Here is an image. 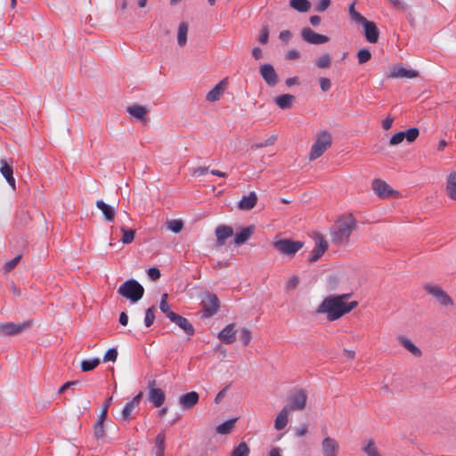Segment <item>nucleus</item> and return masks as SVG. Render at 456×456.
Returning a JSON list of instances; mask_svg holds the SVG:
<instances>
[{
    "label": "nucleus",
    "instance_id": "obj_1",
    "mask_svg": "<svg viewBox=\"0 0 456 456\" xmlns=\"http://www.w3.org/2000/svg\"><path fill=\"white\" fill-rule=\"evenodd\" d=\"M349 297L350 294L327 297L318 306L316 313L326 314L330 322L338 320L358 305L357 301L347 302Z\"/></svg>",
    "mask_w": 456,
    "mask_h": 456
},
{
    "label": "nucleus",
    "instance_id": "obj_2",
    "mask_svg": "<svg viewBox=\"0 0 456 456\" xmlns=\"http://www.w3.org/2000/svg\"><path fill=\"white\" fill-rule=\"evenodd\" d=\"M357 221L352 215L340 216L330 230L331 242L342 246L349 242L352 232L356 229Z\"/></svg>",
    "mask_w": 456,
    "mask_h": 456
},
{
    "label": "nucleus",
    "instance_id": "obj_3",
    "mask_svg": "<svg viewBox=\"0 0 456 456\" xmlns=\"http://www.w3.org/2000/svg\"><path fill=\"white\" fill-rule=\"evenodd\" d=\"M349 15L353 21L361 24L364 28V35L366 40L371 44H375L379 40V31L373 21L368 20L361 13L354 9V4H351L349 8Z\"/></svg>",
    "mask_w": 456,
    "mask_h": 456
},
{
    "label": "nucleus",
    "instance_id": "obj_4",
    "mask_svg": "<svg viewBox=\"0 0 456 456\" xmlns=\"http://www.w3.org/2000/svg\"><path fill=\"white\" fill-rule=\"evenodd\" d=\"M308 392L303 387L291 389L287 395V412L289 411H303L306 406Z\"/></svg>",
    "mask_w": 456,
    "mask_h": 456
},
{
    "label": "nucleus",
    "instance_id": "obj_5",
    "mask_svg": "<svg viewBox=\"0 0 456 456\" xmlns=\"http://www.w3.org/2000/svg\"><path fill=\"white\" fill-rule=\"evenodd\" d=\"M118 292L131 302L136 303L143 297L144 289L137 281L131 279L120 285Z\"/></svg>",
    "mask_w": 456,
    "mask_h": 456
},
{
    "label": "nucleus",
    "instance_id": "obj_6",
    "mask_svg": "<svg viewBox=\"0 0 456 456\" xmlns=\"http://www.w3.org/2000/svg\"><path fill=\"white\" fill-rule=\"evenodd\" d=\"M331 145V135L326 131H322L317 134L316 140L314 142L310 153L309 159L314 160L320 158L328 148Z\"/></svg>",
    "mask_w": 456,
    "mask_h": 456
},
{
    "label": "nucleus",
    "instance_id": "obj_7",
    "mask_svg": "<svg viewBox=\"0 0 456 456\" xmlns=\"http://www.w3.org/2000/svg\"><path fill=\"white\" fill-rule=\"evenodd\" d=\"M201 305L203 308V316L211 317L216 314L219 309V299L215 294L207 292L202 297Z\"/></svg>",
    "mask_w": 456,
    "mask_h": 456
},
{
    "label": "nucleus",
    "instance_id": "obj_8",
    "mask_svg": "<svg viewBox=\"0 0 456 456\" xmlns=\"http://www.w3.org/2000/svg\"><path fill=\"white\" fill-rule=\"evenodd\" d=\"M424 289L434 297L440 305L444 306L452 305V299L440 286L428 284L424 287Z\"/></svg>",
    "mask_w": 456,
    "mask_h": 456
},
{
    "label": "nucleus",
    "instance_id": "obj_9",
    "mask_svg": "<svg viewBox=\"0 0 456 456\" xmlns=\"http://www.w3.org/2000/svg\"><path fill=\"white\" fill-rule=\"evenodd\" d=\"M419 134V131L416 127L410 128L405 132H398L390 138L389 144L391 146L398 145L404 139H406L408 142H412L418 138Z\"/></svg>",
    "mask_w": 456,
    "mask_h": 456
},
{
    "label": "nucleus",
    "instance_id": "obj_10",
    "mask_svg": "<svg viewBox=\"0 0 456 456\" xmlns=\"http://www.w3.org/2000/svg\"><path fill=\"white\" fill-rule=\"evenodd\" d=\"M339 449V443L335 438L326 436L322 440L321 451L322 456H338Z\"/></svg>",
    "mask_w": 456,
    "mask_h": 456
},
{
    "label": "nucleus",
    "instance_id": "obj_11",
    "mask_svg": "<svg viewBox=\"0 0 456 456\" xmlns=\"http://www.w3.org/2000/svg\"><path fill=\"white\" fill-rule=\"evenodd\" d=\"M31 323L25 322L23 323L4 322L0 324V334L3 336L17 335L29 327Z\"/></svg>",
    "mask_w": 456,
    "mask_h": 456
},
{
    "label": "nucleus",
    "instance_id": "obj_12",
    "mask_svg": "<svg viewBox=\"0 0 456 456\" xmlns=\"http://www.w3.org/2000/svg\"><path fill=\"white\" fill-rule=\"evenodd\" d=\"M314 240L315 246L311 251V256L308 259L310 263L316 262L328 249V241L322 235H316Z\"/></svg>",
    "mask_w": 456,
    "mask_h": 456
},
{
    "label": "nucleus",
    "instance_id": "obj_13",
    "mask_svg": "<svg viewBox=\"0 0 456 456\" xmlns=\"http://www.w3.org/2000/svg\"><path fill=\"white\" fill-rule=\"evenodd\" d=\"M155 386H156L155 380H151L149 382L148 397H149V400L154 404L155 407H160L165 402L166 395L162 389L158 388Z\"/></svg>",
    "mask_w": 456,
    "mask_h": 456
},
{
    "label": "nucleus",
    "instance_id": "obj_14",
    "mask_svg": "<svg viewBox=\"0 0 456 456\" xmlns=\"http://www.w3.org/2000/svg\"><path fill=\"white\" fill-rule=\"evenodd\" d=\"M301 34L305 42L313 45H322L330 40L327 36L318 34L309 28H303Z\"/></svg>",
    "mask_w": 456,
    "mask_h": 456
},
{
    "label": "nucleus",
    "instance_id": "obj_15",
    "mask_svg": "<svg viewBox=\"0 0 456 456\" xmlns=\"http://www.w3.org/2000/svg\"><path fill=\"white\" fill-rule=\"evenodd\" d=\"M259 72L269 86H275L279 81L278 75L271 64H264L260 67Z\"/></svg>",
    "mask_w": 456,
    "mask_h": 456
},
{
    "label": "nucleus",
    "instance_id": "obj_16",
    "mask_svg": "<svg viewBox=\"0 0 456 456\" xmlns=\"http://www.w3.org/2000/svg\"><path fill=\"white\" fill-rule=\"evenodd\" d=\"M418 76L417 71L406 69L403 66H393L390 69L389 77L393 78H414Z\"/></svg>",
    "mask_w": 456,
    "mask_h": 456
},
{
    "label": "nucleus",
    "instance_id": "obj_17",
    "mask_svg": "<svg viewBox=\"0 0 456 456\" xmlns=\"http://www.w3.org/2000/svg\"><path fill=\"white\" fill-rule=\"evenodd\" d=\"M372 189L377 195L382 198H388L395 192L388 183L379 179L373 181Z\"/></svg>",
    "mask_w": 456,
    "mask_h": 456
},
{
    "label": "nucleus",
    "instance_id": "obj_18",
    "mask_svg": "<svg viewBox=\"0 0 456 456\" xmlns=\"http://www.w3.org/2000/svg\"><path fill=\"white\" fill-rule=\"evenodd\" d=\"M219 340L226 345L232 344L236 339L235 325L233 323L225 326L218 334Z\"/></svg>",
    "mask_w": 456,
    "mask_h": 456
},
{
    "label": "nucleus",
    "instance_id": "obj_19",
    "mask_svg": "<svg viewBox=\"0 0 456 456\" xmlns=\"http://www.w3.org/2000/svg\"><path fill=\"white\" fill-rule=\"evenodd\" d=\"M169 320L180 327L187 335L191 336L194 334L195 330L192 324L186 318L175 314H171V318Z\"/></svg>",
    "mask_w": 456,
    "mask_h": 456
},
{
    "label": "nucleus",
    "instance_id": "obj_20",
    "mask_svg": "<svg viewBox=\"0 0 456 456\" xmlns=\"http://www.w3.org/2000/svg\"><path fill=\"white\" fill-rule=\"evenodd\" d=\"M199 398V394L195 391H191L181 395L179 403L183 410H189L198 403Z\"/></svg>",
    "mask_w": 456,
    "mask_h": 456
},
{
    "label": "nucleus",
    "instance_id": "obj_21",
    "mask_svg": "<svg viewBox=\"0 0 456 456\" xmlns=\"http://www.w3.org/2000/svg\"><path fill=\"white\" fill-rule=\"evenodd\" d=\"M257 202V195L255 191H251L248 195H244L238 203L240 210H250Z\"/></svg>",
    "mask_w": 456,
    "mask_h": 456
},
{
    "label": "nucleus",
    "instance_id": "obj_22",
    "mask_svg": "<svg viewBox=\"0 0 456 456\" xmlns=\"http://www.w3.org/2000/svg\"><path fill=\"white\" fill-rule=\"evenodd\" d=\"M1 167L0 172L2 175L5 178L8 184L12 188L15 189V179L13 177V169L12 165L8 164L5 160L2 159L0 161Z\"/></svg>",
    "mask_w": 456,
    "mask_h": 456
},
{
    "label": "nucleus",
    "instance_id": "obj_23",
    "mask_svg": "<svg viewBox=\"0 0 456 456\" xmlns=\"http://www.w3.org/2000/svg\"><path fill=\"white\" fill-rule=\"evenodd\" d=\"M95 205L102 211L105 221L112 222L114 220L116 215L115 208L106 204L102 200H98Z\"/></svg>",
    "mask_w": 456,
    "mask_h": 456
},
{
    "label": "nucleus",
    "instance_id": "obj_24",
    "mask_svg": "<svg viewBox=\"0 0 456 456\" xmlns=\"http://www.w3.org/2000/svg\"><path fill=\"white\" fill-rule=\"evenodd\" d=\"M233 235V230L231 226L220 225L216 229L217 244L223 246L225 240Z\"/></svg>",
    "mask_w": 456,
    "mask_h": 456
},
{
    "label": "nucleus",
    "instance_id": "obj_25",
    "mask_svg": "<svg viewBox=\"0 0 456 456\" xmlns=\"http://www.w3.org/2000/svg\"><path fill=\"white\" fill-rule=\"evenodd\" d=\"M126 111L136 119L146 121L147 109L145 107L134 104L128 106Z\"/></svg>",
    "mask_w": 456,
    "mask_h": 456
},
{
    "label": "nucleus",
    "instance_id": "obj_26",
    "mask_svg": "<svg viewBox=\"0 0 456 456\" xmlns=\"http://www.w3.org/2000/svg\"><path fill=\"white\" fill-rule=\"evenodd\" d=\"M446 192L452 200H456V172H452L447 177Z\"/></svg>",
    "mask_w": 456,
    "mask_h": 456
},
{
    "label": "nucleus",
    "instance_id": "obj_27",
    "mask_svg": "<svg viewBox=\"0 0 456 456\" xmlns=\"http://www.w3.org/2000/svg\"><path fill=\"white\" fill-rule=\"evenodd\" d=\"M254 228L252 226L243 228L240 232L236 233L234 237L235 245H241L245 243L253 234Z\"/></svg>",
    "mask_w": 456,
    "mask_h": 456
},
{
    "label": "nucleus",
    "instance_id": "obj_28",
    "mask_svg": "<svg viewBox=\"0 0 456 456\" xmlns=\"http://www.w3.org/2000/svg\"><path fill=\"white\" fill-rule=\"evenodd\" d=\"M398 341L400 344L407 349L411 354L414 356L419 357L421 355V351L419 347H417L409 338L406 337H399Z\"/></svg>",
    "mask_w": 456,
    "mask_h": 456
},
{
    "label": "nucleus",
    "instance_id": "obj_29",
    "mask_svg": "<svg viewBox=\"0 0 456 456\" xmlns=\"http://www.w3.org/2000/svg\"><path fill=\"white\" fill-rule=\"evenodd\" d=\"M225 82L223 80L218 83L206 96L208 102H216L219 100L222 92L224 90Z\"/></svg>",
    "mask_w": 456,
    "mask_h": 456
},
{
    "label": "nucleus",
    "instance_id": "obj_30",
    "mask_svg": "<svg viewBox=\"0 0 456 456\" xmlns=\"http://www.w3.org/2000/svg\"><path fill=\"white\" fill-rule=\"evenodd\" d=\"M305 243L301 240H293L287 239V257L293 256L297 251H299Z\"/></svg>",
    "mask_w": 456,
    "mask_h": 456
},
{
    "label": "nucleus",
    "instance_id": "obj_31",
    "mask_svg": "<svg viewBox=\"0 0 456 456\" xmlns=\"http://www.w3.org/2000/svg\"><path fill=\"white\" fill-rule=\"evenodd\" d=\"M289 5L299 12H306L311 9V3L308 0H289Z\"/></svg>",
    "mask_w": 456,
    "mask_h": 456
},
{
    "label": "nucleus",
    "instance_id": "obj_32",
    "mask_svg": "<svg viewBox=\"0 0 456 456\" xmlns=\"http://www.w3.org/2000/svg\"><path fill=\"white\" fill-rule=\"evenodd\" d=\"M189 27L186 22L180 23L177 31V43L180 46H183L187 43Z\"/></svg>",
    "mask_w": 456,
    "mask_h": 456
},
{
    "label": "nucleus",
    "instance_id": "obj_33",
    "mask_svg": "<svg viewBox=\"0 0 456 456\" xmlns=\"http://www.w3.org/2000/svg\"><path fill=\"white\" fill-rule=\"evenodd\" d=\"M165 441L166 436L164 432L157 435L155 439L156 454L158 456H165Z\"/></svg>",
    "mask_w": 456,
    "mask_h": 456
},
{
    "label": "nucleus",
    "instance_id": "obj_34",
    "mask_svg": "<svg viewBox=\"0 0 456 456\" xmlns=\"http://www.w3.org/2000/svg\"><path fill=\"white\" fill-rule=\"evenodd\" d=\"M236 419H231L216 427V432L220 435H227L232 432L235 426Z\"/></svg>",
    "mask_w": 456,
    "mask_h": 456
},
{
    "label": "nucleus",
    "instance_id": "obj_35",
    "mask_svg": "<svg viewBox=\"0 0 456 456\" xmlns=\"http://www.w3.org/2000/svg\"><path fill=\"white\" fill-rule=\"evenodd\" d=\"M249 447L245 442L240 443L231 452V456H248Z\"/></svg>",
    "mask_w": 456,
    "mask_h": 456
},
{
    "label": "nucleus",
    "instance_id": "obj_36",
    "mask_svg": "<svg viewBox=\"0 0 456 456\" xmlns=\"http://www.w3.org/2000/svg\"><path fill=\"white\" fill-rule=\"evenodd\" d=\"M100 364L99 358H94L90 360H84L81 362V370L84 372L90 371L95 369Z\"/></svg>",
    "mask_w": 456,
    "mask_h": 456
},
{
    "label": "nucleus",
    "instance_id": "obj_37",
    "mask_svg": "<svg viewBox=\"0 0 456 456\" xmlns=\"http://www.w3.org/2000/svg\"><path fill=\"white\" fill-rule=\"evenodd\" d=\"M104 419H98L94 426V436L96 439H102L104 437Z\"/></svg>",
    "mask_w": 456,
    "mask_h": 456
},
{
    "label": "nucleus",
    "instance_id": "obj_38",
    "mask_svg": "<svg viewBox=\"0 0 456 456\" xmlns=\"http://www.w3.org/2000/svg\"><path fill=\"white\" fill-rule=\"evenodd\" d=\"M167 294L165 293L161 297L159 308H160L161 312L164 313L168 319H170L171 314H175V313H174L173 311L170 310V307L167 304Z\"/></svg>",
    "mask_w": 456,
    "mask_h": 456
},
{
    "label": "nucleus",
    "instance_id": "obj_39",
    "mask_svg": "<svg viewBox=\"0 0 456 456\" xmlns=\"http://www.w3.org/2000/svg\"><path fill=\"white\" fill-rule=\"evenodd\" d=\"M167 227L173 232L178 233L182 231L183 227V222L180 219H173L167 223Z\"/></svg>",
    "mask_w": 456,
    "mask_h": 456
},
{
    "label": "nucleus",
    "instance_id": "obj_40",
    "mask_svg": "<svg viewBox=\"0 0 456 456\" xmlns=\"http://www.w3.org/2000/svg\"><path fill=\"white\" fill-rule=\"evenodd\" d=\"M121 232L123 233L121 241L124 244L131 243L134 239L135 231L133 229H126L125 227H121Z\"/></svg>",
    "mask_w": 456,
    "mask_h": 456
},
{
    "label": "nucleus",
    "instance_id": "obj_41",
    "mask_svg": "<svg viewBox=\"0 0 456 456\" xmlns=\"http://www.w3.org/2000/svg\"><path fill=\"white\" fill-rule=\"evenodd\" d=\"M371 59V53L366 49H360L357 53V60L359 64H363Z\"/></svg>",
    "mask_w": 456,
    "mask_h": 456
},
{
    "label": "nucleus",
    "instance_id": "obj_42",
    "mask_svg": "<svg viewBox=\"0 0 456 456\" xmlns=\"http://www.w3.org/2000/svg\"><path fill=\"white\" fill-rule=\"evenodd\" d=\"M331 64V58L330 54L325 53L319 57L316 61V65L321 69L329 68Z\"/></svg>",
    "mask_w": 456,
    "mask_h": 456
},
{
    "label": "nucleus",
    "instance_id": "obj_43",
    "mask_svg": "<svg viewBox=\"0 0 456 456\" xmlns=\"http://www.w3.org/2000/svg\"><path fill=\"white\" fill-rule=\"evenodd\" d=\"M308 432V426L306 424H302L299 427H297L292 429V436L293 437H302L305 436Z\"/></svg>",
    "mask_w": 456,
    "mask_h": 456
},
{
    "label": "nucleus",
    "instance_id": "obj_44",
    "mask_svg": "<svg viewBox=\"0 0 456 456\" xmlns=\"http://www.w3.org/2000/svg\"><path fill=\"white\" fill-rule=\"evenodd\" d=\"M363 451L368 456H380L372 440L369 441Z\"/></svg>",
    "mask_w": 456,
    "mask_h": 456
},
{
    "label": "nucleus",
    "instance_id": "obj_45",
    "mask_svg": "<svg viewBox=\"0 0 456 456\" xmlns=\"http://www.w3.org/2000/svg\"><path fill=\"white\" fill-rule=\"evenodd\" d=\"M274 427L276 429L281 430L285 428V408L282 409L278 414Z\"/></svg>",
    "mask_w": 456,
    "mask_h": 456
},
{
    "label": "nucleus",
    "instance_id": "obj_46",
    "mask_svg": "<svg viewBox=\"0 0 456 456\" xmlns=\"http://www.w3.org/2000/svg\"><path fill=\"white\" fill-rule=\"evenodd\" d=\"M155 320L154 315V307H150L146 310L145 313V318H144V324L146 327H150L153 324Z\"/></svg>",
    "mask_w": 456,
    "mask_h": 456
},
{
    "label": "nucleus",
    "instance_id": "obj_47",
    "mask_svg": "<svg viewBox=\"0 0 456 456\" xmlns=\"http://www.w3.org/2000/svg\"><path fill=\"white\" fill-rule=\"evenodd\" d=\"M20 258H21V256L18 255L13 259L6 262L4 266L5 273H10L12 270H13L19 264Z\"/></svg>",
    "mask_w": 456,
    "mask_h": 456
},
{
    "label": "nucleus",
    "instance_id": "obj_48",
    "mask_svg": "<svg viewBox=\"0 0 456 456\" xmlns=\"http://www.w3.org/2000/svg\"><path fill=\"white\" fill-rule=\"evenodd\" d=\"M276 140H277V135L276 134H272L266 140L262 141V142H260L258 143H256L252 147H256V148L267 147V146H270V145L273 144L276 142Z\"/></svg>",
    "mask_w": 456,
    "mask_h": 456
},
{
    "label": "nucleus",
    "instance_id": "obj_49",
    "mask_svg": "<svg viewBox=\"0 0 456 456\" xmlns=\"http://www.w3.org/2000/svg\"><path fill=\"white\" fill-rule=\"evenodd\" d=\"M118 357V351L115 348H110L103 356V362H115Z\"/></svg>",
    "mask_w": 456,
    "mask_h": 456
},
{
    "label": "nucleus",
    "instance_id": "obj_50",
    "mask_svg": "<svg viewBox=\"0 0 456 456\" xmlns=\"http://www.w3.org/2000/svg\"><path fill=\"white\" fill-rule=\"evenodd\" d=\"M240 338L245 346L248 345L251 340V331L248 328H243L240 330Z\"/></svg>",
    "mask_w": 456,
    "mask_h": 456
},
{
    "label": "nucleus",
    "instance_id": "obj_51",
    "mask_svg": "<svg viewBox=\"0 0 456 456\" xmlns=\"http://www.w3.org/2000/svg\"><path fill=\"white\" fill-rule=\"evenodd\" d=\"M134 408L135 407L132 403H127L125 405V407H124V409L122 411V413H121L122 419L124 420H128L130 419L131 413H132V411H134Z\"/></svg>",
    "mask_w": 456,
    "mask_h": 456
},
{
    "label": "nucleus",
    "instance_id": "obj_52",
    "mask_svg": "<svg viewBox=\"0 0 456 456\" xmlns=\"http://www.w3.org/2000/svg\"><path fill=\"white\" fill-rule=\"evenodd\" d=\"M111 402H112V397H110L107 399L105 404L103 405L101 412L98 415V419H104V420L106 419L108 409H109Z\"/></svg>",
    "mask_w": 456,
    "mask_h": 456
},
{
    "label": "nucleus",
    "instance_id": "obj_53",
    "mask_svg": "<svg viewBox=\"0 0 456 456\" xmlns=\"http://www.w3.org/2000/svg\"><path fill=\"white\" fill-rule=\"evenodd\" d=\"M300 282L299 277L294 275L287 281V289H295Z\"/></svg>",
    "mask_w": 456,
    "mask_h": 456
},
{
    "label": "nucleus",
    "instance_id": "obj_54",
    "mask_svg": "<svg viewBox=\"0 0 456 456\" xmlns=\"http://www.w3.org/2000/svg\"><path fill=\"white\" fill-rule=\"evenodd\" d=\"M319 82H320V87L322 89V92H327L330 89L331 87V82L329 78L327 77H321L319 79Z\"/></svg>",
    "mask_w": 456,
    "mask_h": 456
},
{
    "label": "nucleus",
    "instance_id": "obj_55",
    "mask_svg": "<svg viewBox=\"0 0 456 456\" xmlns=\"http://www.w3.org/2000/svg\"><path fill=\"white\" fill-rule=\"evenodd\" d=\"M273 246L281 253H285V240H282L277 236L273 242Z\"/></svg>",
    "mask_w": 456,
    "mask_h": 456
},
{
    "label": "nucleus",
    "instance_id": "obj_56",
    "mask_svg": "<svg viewBox=\"0 0 456 456\" xmlns=\"http://www.w3.org/2000/svg\"><path fill=\"white\" fill-rule=\"evenodd\" d=\"M330 5V0H320V2L315 6V10L317 12H324L326 11Z\"/></svg>",
    "mask_w": 456,
    "mask_h": 456
},
{
    "label": "nucleus",
    "instance_id": "obj_57",
    "mask_svg": "<svg viewBox=\"0 0 456 456\" xmlns=\"http://www.w3.org/2000/svg\"><path fill=\"white\" fill-rule=\"evenodd\" d=\"M269 38V30L266 27H264L258 37V41L261 44H266Z\"/></svg>",
    "mask_w": 456,
    "mask_h": 456
},
{
    "label": "nucleus",
    "instance_id": "obj_58",
    "mask_svg": "<svg viewBox=\"0 0 456 456\" xmlns=\"http://www.w3.org/2000/svg\"><path fill=\"white\" fill-rule=\"evenodd\" d=\"M148 275L152 281H157L160 277V271L156 267L148 270Z\"/></svg>",
    "mask_w": 456,
    "mask_h": 456
},
{
    "label": "nucleus",
    "instance_id": "obj_59",
    "mask_svg": "<svg viewBox=\"0 0 456 456\" xmlns=\"http://www.w3.org/2000/svg\"><path fill=\"white\" fill-rule=\"evenodd\" d=\"M208 172V168L205 167H195L191 170V175H194V176H200V175H204L205 174H207Z\"/></svg>",
    "mask_w": 456,
    "mask_h": 456
},
{
    "label": "nucleus",
    "instance_id": "obj_60",
    "mask_svg": "<svg viewBox=\"0 0 456 456\" xmlns=\"http://www.w3.org/2000/svg\"><path fill=\"white\" fill-rule=\"evenodd\" d=\"M394 118L391 116H387L383 121H382V127L384 130H389L394 122Z\"/></svg>",
    "mask_w": 456,
    "mask_h": 456
},
{
    "label": "nucleus",
    "instance_id": "obj_61",
    "mask_svg": "<svg viewBox=\"0 0 456 456\" xmlns=\"http://www.w3.org/2000/svg\"><path fill=\"white\" fill-rule=\"evenodd\" d=\"M252 56L256 59V60H260L262 57H263V53H262V50L258 47H255L253 50H252Z\"/></svg>",
    "mask_w": 456,
    "mask_h": 456
},
{
    "label": "nucleus",
    "instance_id": "obj_62",
    "mask_svg": "<svg viewBox=\"0 0 456 456\" xmlns=\"http://www.w3.org/2000/svg\"><path fill=\"white\" fill-rule=\"evenodd\" d=\"M77 382L76 381H69V382H66L65 384H63L60 388H59V394H61L63 393L66 389H68L69 387L76 385Z\"/></svg>",
    "mask_w": 456,
    "mask_h": 456
},
{
    "label": "nucleus",
    "instance_id": "obj_63",
    "mask_svg": "<svg viewBox=\"0 0 456 456\" xmlns=\"http://www.w3.org/2000/svg\"><path fill=\"white\" fill-rule=\"evenodd\" d=\"M119 323L123 326H126L128 323V316L125 312H122L119 315Z\"/></svg>",
    "mask_w": 456,
    "mask_h": 456
},
{
    "label": "nucleus",
    "instance_id": "obj_64",
    "mask_svg": "<svg viewBox=\"0 0 456 456\" xmlns=\"http://www.w3.org/2000/svg\"><path fill=\"white\" fill-rule=\"evenodd\" d=\"M275 102L281 109H285V94L278 96Z\"/></svg>",
    "mask_w": 456,
    "mask_h": 456
}]
</instances>
